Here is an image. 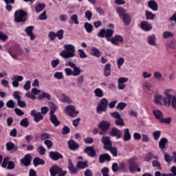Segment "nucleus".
Instances as JSON below:
<instances>
[{
	"mask_svg": "<svg viewBox=\"0 0 176 176\" xmlns=\"http://www.w3.org/2000/svg\"><path fill=\"white\" fill-rule=\"evenodd\" d=\"M98 36L99 38H106L108 42H111L112 45L118 46L119 42H123V36L120 35H116L113 36V30L112 29H102L98 33ZM113 36V37H112Z\"/></svg>",
	"mask_w": 176,
	"mask_h": 176,
	"instance_id": "obj_1",
	"label": "nucleus"
},
{
	"mask_svg": "<svg viewBox=\"0 0 176 176\" xmlns=\"http://www.w3.org/2000/svg\"><path fill=\"white\" fill-rule=\"evenodd\" d=\"M175 93L174 90L173 89H166L164 91V94L166 97L163 99L164 105H172L173 108H176V97L173 96V94Z\"/></svg>",
	"mask_w": 176,
	"mask_h": 176,
	"instance_id": "obj_2",
	"label": "nucleus"
},
{
	"mask_svg": "<svg viewBox=\"0 0 176 176\" xmlns=\"http://www.w3.org/2000/svg\"><path fill=\"white\" fill-rule=\"evenodd\" d=\"M64 50H63L59 55L63 58H71L75 57V46L72 44H66L63 45Z\"/></svg>",
	"mask_w": 176,
	"mask_h": 176,
	"instance_id": "obj_3",
	"label": "nucleus"
},
{
	"mask_svg": "<svg viewBox=\"0 0 176 176\" xmlns=\"http://www.w3.org/2000/svg\"><path fill=\"white\" fill-rule=\"evenodd\" d=\"M27 16H28V12H27V11L18 10L14 12V22L25 23V21H27Z\"/></svg>",
	"mask_w": 176,
	"mask_h": 176,
	"instance_id": "obj_4",
	"label": "nucleus"
},
{
	"mask_svg": "<svg viewBox=\"0 0 176 176\" xmlns=\"http://www.w3.org/2000/svg\"><path fill=\"white\" fill-rule=\"evenodd\" d=\"M137 157H133L129 159L128 163L129 164V170L130 173L141 172V168H138V164H137Z\"/></svg>",
	"mask_w": 176,
	"mask_h": 176,
	"instance_id": "obj_5",
	"label": "nucleus"
},
{
	"mask_svg": "<svg viewBox=\"0 0 176 176\" xmlns=\"http://www.w3.org/2000/svg\"><path fill=\"white\" fill-rule=\"evenodd\" d=\"M109 104V102L106 98H102L100 102L98 103V106L96 107L97 113H102V112H105L108 108Z\"/></svg>",
	"mask_w": 176,
	"mask_h": 176,
	"instance_id": "obj_6",
	"label": "nucleus"
},
{
	"mask_svg": "<svg viewBox=\"0 0 176 176\" xmlns=\"http://www.w3.org/2000/svg\"><path fill=\"white\" fill-rule=\"evenodd\" d=\"M8 53H10L12 58H17L18 56L23 54V49L20 47L19 44H15L8 50Z\"/></svg>",
	"mask_w": 176,
	"mask_h": 176,
	"instance_id": "obj_7",
	"label": "nucleus"
},
{
	"mask_svg": "<svg viewBox=\"0 0 176 176\" xmlns=\"http://www.w3.org/2000/svg\"><path fill=\"white\" fill-rule=\"evenodd\" d=\"M66 67H70V68L73 69V76H79L82 72H83L82 69H80V67H77L76 64L74 63V62L69 60L65 63Z\"/></svg>",
	"mask_w": 176,
	"mask_h": 176,
	"instance_id": "obj_8",
	"label": "nucleus"
},
{
	"mask_svg": "<svg viewBox=\"0 0 176 176\" xmlns=\"http://www.w3.org/2000/svg\"><path fill=\"white\" fill-rule=\"evenodd\" d=\"M20 94H21V92L16 91L14 92L13 97L15 100H16L18 107L20 108H25V107H27V104L25 102L21 100V96Z\"/></svg>",
	"mask_w": 176,
	"mask_h": 176,
	"instance_id": "obj_9",
	"label": "nucleus"
},
{
	"mask_svg": "<svg viewBox=\"0 0 176 176\" xmlns=\"http://www.w3.org/2000/svg\"><path fill=\"white\" fill-rule=\"evenodd\" d=\"M3 168H7V170H14L16 167V164L12 161H9V157H5L1 164Z\"/></svg>",
	"mask_w": 176,
	"mask_h": 176,
	"instance_id": "obj_10",
	"label": "nucleus"
},
{
	"mask_svg": "<svg viewBox=\"0 0 176 176\" xmlns=\"http://www.w3.org/2000/svg\"><path fill=\"white\" fill-rule=\"evenodd\" d=\"M102 143L103 144V148L109 149L112 146V142L111 141V137L102 136L101 139Z\"/></svg>",
	"mask_w": 176,
	"mask_h": 176,
	"instance_id": "obj_11",
	"label": "nucleus"
},
{
	"mask_svg": "<svg viewBox=\"0 0 176 176\" xmlns=\"http://www.w3.org/2000/svg\"><path fill=\"white\" fill-rule=\"evenodd\" d=\"M65 111L69 116H71L72 118H75L78 113H79V111H75V106L74 105H69L65 107Z\"/></svg>",
	"mask_w": 176,
	"mask_h": 176,
	"instance_id": "obj_12",
	"label": "nucleus"
},
{
	"mask_svg": "<svg viewBox=\"0 0 176 176\" xmlns=\"http://www.w3.org/2000/svg\"><path fill=\"white\" fill-rule=\"evenodd\" d=\"M30 115L31 116H33L34 120L36 123L43 120V116H42V113H41V112L36 113V110H32L30 112Z\"/></svg>",
	"mask_w": 176,
	"mask_h": 176,
	"instance_id": "obj_13",
	"label": "nucleus"
},
{
	"mask_svg": "<svg viewBox=\"0 0 176 176\" xmlns=\"http://www.w3.org/2000/svg\"><path fill=\"white\" fill-rule=\"evenodd\" d=\"M50 173L51 176H56L57 174L63 173V168L58 165H54L50 168Z\"/></svg>",
	"mask_w": 176,
	"mask_h": 176,
	"instance_id": "obj_14",
	"label": "nucleus"
},
{
	"mask_svg": "<svg viewBox=\"0 0 176 176\" xmlns=\"http://www.w3.org/2000/svg\"><path fill=\"white\" fill-rule=\"evenodd\" d=\"M85 153H87L89 157H96L97 152L94 150V146H87L84 150Z\"/></svg>",
	"mask_w": 176,
	"mask_h": 176,
	"instance_id": "obj_15",
	"label": "nucleus"
},
{
	"mask_svg": "<svg viewBox=\"0 0 176 176\" xmlns=\"http://www.w3.org/2000/svg\"><path fill=\"white\" fill-rule=\"evenodd\" d=\"M31 154H27L21 160V163L25 167H28L31 164Z\"/></svg>",
	"mask_w": 176,
	"mask_h": 176,
	"instance_id": "obj_16",
	"label": "nucleus"
},
{
	"mask_svg": "<svg viewBox=\"0 0 176 176\" xmlns=\"http://www.w3.org/2000/svg\"><path fill=\"white\" fill-rule=\"evenodd\" d=\"M111 137H116L118 139L122 138V131L118 128H113L109 133Z\"/></svg>",
	"mask_w": 176,
	"mask_h": 176,
	"instance_id": "obj_17",
	"label": "nucleus"
},
{
	"mask_svg": "<svg viewBox=\"0 0 176 176\" xmlns=\"http://www.w3.org/2000/svg\"><path fill=\"white\" fill-rule=\"evenodd\" d=\"M6 151L8 152H17L19 151V147L13 144L12 142H8L6 144Z\"/></svg>",
	"mask_w": 176,
	"mask_h": 176,
	"instance_id": "obj_18",
	"label": "nucleus"
},
{
	"mask_svg": "<svg viewBox=\"0 0 176 176\" xmlns=\"http://www.w3.org/2000/svg\"><path fill=\"white\" fill-rule=\"evenodd\" d=\"M69 165L67 166V168L69 171H70L71 174H78V171H79V169L78 167H75L74 166V163H72V160L71 159L68 160Z\"/></svg>",
	"mask_w": 176,
	"mask_h": 176,
	"instance_id": "obj_19",
	"label": "nucleus"
},
{
	"mask_svg": "<svg viewBox=\"0 0 176 176\" xmlns=\"http://www.w3.org/2000/svg\"><path fill=\"white\" fill-rule=\"evenodd\" d=\"M49 156L52 160L57 161L60 160V159H63V155L60 154V153L57 151H50L49 153Z\"/></svg>",
	"mask_w": 176,
	"mask_h": 176,
	"instance_id": "obj_20",
	"label": "nucleus"
},
{
	"mask_svg": "<svg viewBox=\"0 0 176 176\" xmlns=\"http://www.w3.org/2000/svg\"><path fill=\"white\" fill-rule=\"evenodd\" d=\"M32 31H34V26H28L25 29V32H26L27 35L30 37L31 41L35 39V34L32 33Z\"/></svg>",
	"mask_w": 176,
	"mask_h": 176,
	"instance_id": "obj_21",
	"label": "nucleus"
},
{
	"mask_svg": "<svg viewBox=\"0 0 176 176\" xmlns=\"http://www.w3.org/2000/svg\"><path fill=\"white\" fill-rule=\"evenodd\" d=\"M140 28H142V30H143V31H151V30H152L153 27L152 25L148 23L146 21H142L140 23Z\"/></svg>",
	"mask_w": 176,
	"mask_h": 176,
	"instance_id": "obj_22",
	"label": "nucleus"
},
{
	"mask_svg": "<svg viewBox=\"0 0 176 176\" xmlns=\"http://www.w3.org/2000/svg\"><path fill=\"white\" fill-rule=\"evenodd\" d=\"M99 129H101V130H104L108 131L109 130V127H111V123L103 120L98 124Z\"/></svg>",
	"mask_w": 176,
	"mask_h": 176,
	"instance_id": "obj_23",
	"label": "nucleus"
},
{
	"mask_svg": "<svg viewBox=\"0 0 176 176\" xmlns=\"http://www.w3.org/2000/svg\"><path fill=\"white\" fill-rule=\"evenodd\" d=\"M148 7L151 9V10H153V12H156L159 9L157 3L154 0H151L148 2Z\"/></svg>",
	"mask_w": 176,
	"mask_h": 176,
	"instance_id": "obj_24",
	"label": "nucleus"
},
{
	"mask_svg": "<svg viewBox=\"0 0 176 176\" xmlns=\"http://www.w3.org/2000/svg\"><path fill=\"white\" fill-rule=\"evenodd\" d=\"M111 162V155L108 153H103L99 156V162L104 163L105 162Z\"/></svg>",
	"mask_w": 176,
	"mask_h": 176,
	"instance_id": "obj_25",
	"label": "nucleus"
},
{
	"mask_svg": "<svg viewBox=\"0 0 176 176\" xmlns=\"http://www.w3.org/2000/svg\"><path fill=\"white\" fill-rule=\"evenodd\" d=\"M50 120L56 127H57V126H60V124L61 123L57 119V116H55L54 114H50Z\"/></svg>",
	"mask_w": 176,
	"mask_h": 176,
	"instance_id": "obj_26",
	"label": "nucleus"
},
{
	"mask_svg": "<svg viewBox=\"0 0 176 176\" xmlns=\"http://www.w3.org/2000/svg\"><path fill=\"white\" fill-rule=\"evenodd\" d=\"M147 42L151 46H156V36L151 34L147 37Z\"/></svg>",
	"mask_w": 176,
	"mask_h": 176,
	"instance_id": "obj_27",
	"label": "nucleus"
},
{
	"mask_svg": "<svg viewBox=\"0 0 176 176\" xmlns=\"http://www.w3.org/2000/svg\"><path fill=\"white\" fill-rule=\"evenodd\" d=\"M68 146L71 151H76V149H79V144L76 143V142L74 140L69 141Z\"/></svg>",
	"mask_w": 176,
	"mask_h": 176,
	"instance_id": "obj_28",
	"label": "nucleus"
},
{
	"mask_svg": "<svg viewBox=\"0 0 176 176\" xmlns=\"http://www.w3.org/2000/svg\"><path fill=\"white\" fill-rule=\"evenodd\" d=\"M87 161H78L76 167L78 170H83L84 168H87V167H89V164H87Z\"/></svg>",
	"mask_w": 176,
	"mask_h": 176,
	"instance_id": "obj_29",
	"label": "nucleus"
},
{
	"mask_svg": "<svg viewBox=\"0 0 176 176\" xmlns=\"http://www.w3.org/2000/svg\"><path fill=\"white\" fill-rule=\"evenodd\" d=\"M33 164L34 167H38V166H43L45 164V160H42L39 157H35L33 160Z\"/></svg>",
	"mask_w": 176,
	"mask_h": 176,
	"instance_id": "obj_30",
	"label": "nucleus"
},
{
	"mask_svg": "<svg viewBox=\"0 0 176 176\" xmlns=\"http://www.w3.org/2000/svg\"><path fill=\"white\" fill-rule=\"evenodd\" d=\"M167 144H168V140L166 138H162L159 142V148L160 149H165Z\"/></svg>",
	"mask_w": 176,
	"mask_h": 176,
	"instance_id": "obj_31",
	"label": "nucleus"
},
{
	"mask_svg": "<svg viewBox=\"0 0 176 176\" xmlns=\"http://www.w3.org/2000/svg\"><path fill=\"white\" fill-rule=\"evenodd\" d=\"M91 56H94L95 57L100 58L101 57V52L96 47H92L91 48Z\"/></svg>",
	"mask_w": 176,
	"mask_h": 176,
	"instance_id": "obj_32",
	"label": "nucleus"
},
{
	"mask_svg": "<svg viewBox=\"0 0 176 176\" xmlns=\"http://www.w3.org/2000/svg\"><path fill=\"white\" fill-rule=\"evenodd\" d=\"M122 19L125 25H129L131 23V16L129 14H124Z\"/></svg>",
	"mask_w": 176,
	"mask_h": 176,
	"instance_id": "obj_33",
	"label": "nucleus"
},
{
	"mask_svg": "<svg viewBox=\"0 0 176 176\" xmlns=\"http://www.w3.org/2000/svg\"><path fill=\"white\" fill-rule=\"evenodd\" d=\"M124 141L127 142L131 140V135L130 134V130L129 129H124Z\"/></svg>",
	"mask_w": 176,
	"mask_h": 176,
	"instance_id": "obj_34",
	"label": "nucleus"
},
{
	"mask_svg": "<svg viewBox=\"0 0 176 176\" xmlns=\"http://www.w3.org/2000/svg\"><path fill=\"white\" fill-rule=\"evenodd\" d=\"M43 98H47L48 101H50V100H52L50 94L43 91L42 94L38 96V100H43Z\"/></svg>",
	"mask_w": 176,
	"mask_h": 176,
	"instance_id": "obj_35",
	"label": "nucleus"
},
{
	"mask_svg": "<svg viewBox=\"0 0 176 176\" xmlns=\"http://www.w3.org/2000/svg\"><path fill=\"white\" fill-rule=\"evenodd\" d=\"M145 16L146 20H155V17H156V15L155 14L148 10L145 11Z\"/></svg>",
	"mask_w": 176,
	"mask_h": 176,
	"instance_id": "obj_36",
	"label": "nucleus"
},
{
	"mask_svg": "<svg viewBox=\"0 0 176 176\" xmlns=\"http://www.w3.org/2000/svg\"><path fill=\"white\" fill-rule=\"evenodd\" d=\"M104 76H109L111 75V63H107L104 68Z\"/></svg>",
	"mask_w": 176,
	"mask_h": 176,
	"instance_id": "obj_37",
	"label": "nucleus"
},
{
	"mask_svg": "<svg viewBox=\"0 0 176 176\" xmlns=\"http://www.w3.org/2000/svg\"><path fill=\"white\" fill-rule=\"evenodd\" d=\"M116 12L118 13V14H119L120 17H123L124 16V14H126L127 13H126V9L120 7V8H116Z\"/></svg>",
	"mask_w": 176,
	"mask_h": 176,
	"instance_id": "obj_38",
	"label": "nucleus"
},
{
	"mask_svg": "<svg viewBox=\"0 0 176 176\" xmlns=\"http://www.w3.org/2000/svg\"><path fill=\"white\" fill-rule=\"evenodd\" d=\"M45 8H46V4L45 3H38L37 4V6H36V13H41V12H42V10H43V9H45Z\"/></svg>",
	"mask_w": 176,
	"mask_h": 176,
	"instance_id": "obj_39",
	"label": "nucleus"
},
{
	"mask_svg": "<svg viewBox=\"0 0 176 176\" xmlns=\"http://www.w3.org/2000/svg\"><path fill=\"white\" fill-rule=\"evenodd\" d=\"M174 34L171 32L166 31L163 33V39H170V38H173Z\"/></svg>",
	"mask_w": 176,
	"mask_h": 176,
	"instance_id": "obj_40",
	"label": "nucleus"
},
{
	"mask_svg": "<svg viewBox=\"0 0 176 176\" xmlns=\"http://www.w3.org/2000/svg\"><path fill=\"white\" fill-rule=\"evenodd\" d=\"M153 113L156 119H160L161 120L163 118V113L160 110H154Z\"/></svg>",
	"mask_w": 176,
	"mask_h": 176,
	"instance_id": "obj_41",
	"label": "nucleus"
},
{
	"mask_svg": "<svg viewBox=\"0 0 176 176\" xmlns=\"http://www.w3.org/2000/svg\"><path fill=\"white\" fill-rule=\"evenodd\" d=\"M94 94L96 97H98L99 98H102V97H104V91H102L100 88L96 89L94 90Z\"/></svg>",
	"mask_w": 176,
	"mask_h": 176,
	"instance_id": "obj_42",
	"label": "nucleus"
},
{
	"mask_svg": "<svg viewBox=\"0 0 176 176\" xmlns=\"http://www.w3.org/2000/svg\"><path fill=\"white\" fill-rule=\"evenodd\" d=\"M84 28L88 34H90L93 31V25L86 22L84 25Z\"/></svg>",
	"mask_w": 176,
	"mask_h": 176,
	"instance_id": "obj_43",
	"label": "nucleus"
},
{
	"mask_svg": "<svg viewBox=\"0 0 176 176\" xmlns=\"http://www.w3.org/2000/svg\"><path fill=\"white\" fill-rule=\"evenodd\" d=\"M106 151H109L113 157H118V148H116V147H112V146H111L109 149H106Z\"/></svg>",
	"mask_w": 176,
	"mask_h": 176,
	"instance_id": "obj_44",
	"label": "nucleus"
},
{
	"mask_svg": "<svg viewBox=\"0 0 176 176\" xmlns=\"http://www.w3.org/2000/svg\"><path fill=\"white\" fill-rule=\"evenodd\" d=\"M62 102H66L67 104H72V100L69 98L67 95L63 94V98H61Z\"/></svg>",
	"mask_w": 176,
	"mask_h": 176,
	"instance_id": "obj_45",
	"label": "nucleus"
},
{
	"mask_svg": "<svg viewBox=\"0 0 176 176\" xmlns=\"http://www.w3.org/2000/svg\"><path fill=\"white\" fill-rule=\"evenodd\" d=\"M85 82V76H79L77 78H76V82H77V86L78 87H80V86H82V85H83V82Z\"/></svg>",
	"mask_w": 176,
	"mask_h": 176,
	"instance_id": "obj_46",
	"label": "nucleus"
},
{
	"mask_svg": "<svg viewBox=\"0 0 176 176\" xmlns=\"http://www.w3.org/2000/svg\"><path fill=\"white\" fill-rule=\"evenodd\" d=\"M20 124L22 126V127H28L30 126V122H28V118H25L22 119L20 122Z\"/></svg>",
	"mask_w": 176,
	"mask_h": 176,
	"instance_id": "obj_47",
	"label": "nucleus"
},
{
	"mask_svg": "<svg viewBox=\"0 0 176 176\" xmlns=\"http://www.w3.org/2000/svg\"><path fill=\"white\" fill-rule=\"evenodd\" d=\"M78 54L80 57V58H87V54H86V52L83 51L82 49H79L78 50Z\"/></svg>",
	"mask_w": 176,
	"mask_h": 176,
	"instance_id": "obj_48",
	"label": "nucleus"
},
{
	"mask_svg": "<svg viewBox=\"0 0 176 176\" xmlns=\"http://www.w3.org/2000/svg\"><path fill=\"white\" fill-rule=\"evenodd\" d=\"M9 39V36L6 35L3 31H0V41L6 42Z\"/></svg>",
	"mask_w": 176,
	"mask_h": 176,
	"instance_id": "obj_49",
	"label": "nucleus"
},
{
	"mask_svg": "<svg viewBox=\"0 0 176 176\" xmlns=\"http://www.w3.org/2000/svg\"><path fill=\"white\" fill-rule=\"evenodd\" d=\"M37 152L39 153L41 156H43L46 153V148L43 146H39L37 148Z\"/></svg>",
	"mask_w": 176,
	"mask_h": 176,
	"instance_id": "obj_50",
	"label": "nucleus"
},
{
	"mask_svg": "<svg viewBox=\"0 0 176 176\" xmlns=\"http://www.w3.org/2000/svg\"><path fill=\"white\" fill-rule=\"evenodd\" d=\"M162 95H157L155 96V100L154 102L156 104L162 105Z\"/></svg>",
	"mask_w": 176,
	"mask_h": 176,
	"instance_id": "obj_51",
	"label": "nucleus"
},
{
	"mask_svg": "<svg viewBox=\"0 0 176 176\" xmlns=\"http://www.w3.org/2000/svg\"><path fill=\"white\" fill-rule=\"evenodd\" d=\"M56 37L59 41H61L64 38V31L63 30H58L56 33Z\"/></svg>",
	"mask_w": 176,
	"mask_h": 176,
	"instance_id": "obj_52",
	"label": "nucleus"
},
{
	"mask_svg": "<svg viewBox=\"0 0 176 176\" xmlns=\"http://www.w3.org/2000/svg\"><path fill=\"white\" fill-rule=\"evenodd\" d=\"M127 107V104L124 102H120L116 107V109L120 110V111H123L124 109Z\"/></svg>",
	"mask_w": 176,
	"mask_h": 176,
	"instance_id": "obj_53",
	"label": "nucleus"
},
{
	"mask_svg": "<svg viewBox=\"0 0 176 176\" xmlns=\"http://www.w3.org/2000/svg\"><path fill=\"white\" fill-rule=\"evenodd\" d=\"M40 138L41 141H45V140H49L50 139V134L47 133H43L41 135Z\"/></svg>",
	"mask_w": 176,
	"mask_h": 176,
	"instance_id": "obj_54",
	"label": "nucleus"
},
{
	"mask_svg": "<svg viewBox=\"0 0 176 176\" xmlns=\"http://www.w3.org/2000/svg\"><path fill=\"white\" fill-rule=\"evenodd\" d=\"M24 77L23 76H13L12 77V80H15L16 82H22L23 80Z\"/></svg>",
	"mask_w": 176,
	"mask_h": 176,
	"instance_id": "obj_55",
	"label": "nucleus"
},
{
	"mask_svg": "<svg viewBox=\"0 0 176 176\" xmlns=\"http://www.w3.org/2000/svg\"><path fill=\"white\" fill-rule=\"evenodd\" d=\"M54 78H56V79H64V75H63V72H56L54 74Z\"/></svg>",
	"mask_w": 176,
	"mask_h": 176,
	"instance_id": "obj_56",
	"label": "nucleus"
},
{
	"mask_svg": "<svg viewBox=\"0 0 176 176\" xmlns=\"http://www.w3.org/2000/svg\"><path fill=\"white\" fill-rule=\"evenodd\" d=\"M115 124L116 126H124V122L123 121V118H120L115 121Z\"/></svg>",
	"mask_w": 176,
	"mask_h": 176,
	"instance_id": "obj_57",
	"label": "nucleus"
},
{
	"mask_svg": "<svg viewBox=\"0 0 176 176\" xmlns=\"http://www.w3.org/2000/svg\"><path fill=\"white\" fill-rule=\"evenodd\" d=\"M6 107H7V108H11V109L14 108V100H8L6 102Z\"/></svg>",
	"mask_w": 176,
	"mask_h": 176,
	"instance_id": "obj_58",
	"label": "nucleus"
},
{
	"mask_svg": "<svg viewBox=\"0 0 176 176\" xmlns=\"http://www.w3.org/2000/svg\"><path fill=\"white\" fill-rule=\"evenodd\" d=\"M60 64V59H56L51 61L52 68H57V65Z\"/></svg>",
	"mask_w": 176,
	"mask_h": 176,
	"instance_id": "obj_59",
	"label": "nucleus"
},
{
	"mask_svg": "<svg viewBox=\"0 0 176 176\" xmlns=\"http://www.w3.org/2000/svg\"><path fill=\"white\" fill-rule=\"evenodd\" d=\"M124 64V58L123 57H121L117 60V65L119 69H120V67Z\"/></svg>",
	"mask_w": 176,
	"mask_h": 176,
	"instance_id": "obj_60",
	"label": "nucleus"
},
{
	"mask_svg": "<svg viewBox=\"0 0 176 176\" xmlns=\"http://www.w3.org/2000/svg\"><path fill=\"white\" fill-rule=\"evenodd\" d=\"M44 144L47 147V149H51V148L53 146V142L49 140H45L44 141Z\"/></svg>",
	"mask_w": 176,
	"mask_h": 176,
	"instance_id": "obj_61",
	"label": "nucleus"
},
{
	"mask_svg": "<svg viewBox=\"0 0 176 176\" xmlns=\"http://www.w3.org/2000/svg\"><path fill=\"white\" fill-rule=\"evenodd\" d=\"M153 159V154L152 153H148L144 157V162H151Z\"/></svg>",
	"mask_w": 176,
	"mask_h": 176,
	"instance_id": "obj_62",
	"label": "nucleus"
},
{
	"mask_svg": "<svg viewBox=\"0 0 176 176\" xmlns=\"http://www.w3.org/2000/svg\"><path fill=\"white\" fill-rule=\"evenodd\" d=\"M70 19L74 23V24H76V25L79 24V21H78V15H76V14L72 15Z\"/></svg>",
	"mask_w": 176,
	"mask_h": 176,
	"instance_id": "obj_63",
	"label": "nucleus"
},
{
	"mask_svg": "<svg viewBox=\"0 0 176 176\" xmlns=\"http://www.w3.org/2000/svg\"><path fill=\"white\" fill-rule=\"evenodd\" d=\"M69 131H71V129L68 127V126H65L62 129V134H69Z\"/></svg>",
	"mask_w": 176,
	"mask_h": 176,
	"instance_id": "obj_64",
	"label": "nucleus"
}]
</instances>
